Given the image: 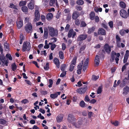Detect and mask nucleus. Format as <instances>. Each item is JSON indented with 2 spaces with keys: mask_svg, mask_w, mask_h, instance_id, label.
<instances>
[{
  "mask_svg": "<svg viewBox=\"0 0 129 129\" xmlns=\"http://www.w3.org/2000/svg\"><path fill=\"white\" fill-rule=\"evenodd\" d=\"M120 56V55L119 53H116L114 51H112L111 54V59H110V61L112 62L115 59L116 63L118 64L119 60V58Z\"/></svg>",
  "mask_w": 129,
  "mask_h": 129,
  "instance_id": "nucleus-1",
  "label": "nucleus"
},
{
  "mask_svg": "<svg viewBox=\"0 0 129 129\" xmlns=\"http://www.w3.org/2000/svg\"><path fill=\"white\" fill-rule=\"evenodd\" d=\"M104 49L102 50L101 53L102 56H104L105 54V52L108 54H109L110 53L111 48L108 44L106 43L105 44L104 47Z\"/></svg>",
  "mask_w": 129,
  "mask_h": 129,
  "instance_id": "nucleus-2",
  "label": "nucleus"
},
{
  "mask_svg": "<svg viewBox=\"0 0 129 129\" xmlns=\"http://www.w3.org/2000/svg\"><path fill=\"white\" fill-rule=\"evenodd\" d=\"M49 34L52 37H56L58 35V31L57 29H55L53 27H48Z\"/></svg>",
  "mask_w": 129,
  "mask_h": 129,
  "instance_id": "nucleus-3",
  "label": "nucleus"
},
{
  "mask_svg": "<svg viewBox=\"0 0 129 129\" xmlns=\"http://www.w3.org/2000/svg\"><path fill=\"white\" fill-rule=\"evenodd\" d=\"M31 49V45L29 42H28L27 41L24 42L23 44L22 51L25 52V51H28Z\"/></svg>",
  "mask_w": 129,
  "mask_h": 129,
  "instance_id": "nucleus-4",
  "label": "nucleus"
},
{
  "mask_svg": "<svg viewBox=\"0 0 129 129\" xmlns=\"http://www.w3.org/2000/svg\"><path fill=\"white\" fill-rule=\"evenodd\" d=\"M24 28L26 32L28 33L32 31L33 26L31 24L30 22H28L25 25Z\"/></svg>",
  "mask_w": 129,
  "mask_h": 129,
  "instance_id": "nucleus-5",
  "label": "nucleus"
},
{
  "mask_svg": "<svg viewBox=\"0 0 129 129\" xmlns=\"http://www.w3.org/2000/svg\"><path fill=\"white\" fill-rule=\"evenodd\" d=\"M87 35L85 34H83L79 35L76 39L77 42L83 41L86 39L87 37Z\"/></svg>",
  "mask_w": 129,
  "mask_h": 129,
  "instance_id": "nucleus-6",
  "label": "nucleus"
},
{
  "mask_svg": "<svg viewBox=\"0 0 129 129\" xmlns=\"http://www.w3.org/2000/svg\"><path fill=\"white\" fill-rule=\"evenodd\" d=\"M76 35V33L72 29H70L69 30L68 34V37L69 38H70L72 37V38H75Z\"/></svg>",
  "mask_w": 129,
  "mask_h": 129,
  "instance_id": "nucleus-7",
  "label": "nucleus"
},
{
  "mask_svg": "<svg viewBox=\"0 0 129 129\" xmlns=\"http://www.w3.org/2000/svg\"><path fill=\"white\" fill-rule=\"evenodd\" d=\"M87 89V86H85L84 87L81 88L77 89L76 90V92L79 94H81L84 93L86 91Z\"/></svg>",
  "mask_w": 129,
  "mask_h": 129,
  "instance_id": "nucleus-8",
  "label": "nucleus"
},
{
  "mask_svg": "<svg viewBox=\"0 0 129 129\" xmlns=\"http://www.w3.org/2000/svg\"><path fill=\"white\" fill-rule=\"evenodd\" d=\"M35 18L34 19V22H36L39 20L40 18V13L38 10H36L35 13Z\"/></svg>",
  "mask_w": 129,
  "mask_h": 129,
  "instance_id": "nucleus-9",
  "label": "nucleus"
},
{
  "mask_svg": "<svg viewBox=\"0 0 129 129\" xmlns=\"http://www.w3.org/2000/svg\"><path fill=\"white\" fill-rule=\"evenodd\" d=\"M67 120L69 122L71 123L75 121L76 119L75 118L73 114H70L68 115Z\"/></svg>",
  "mask_w": 129,
  "mask_h": 129,
  "instance_id": "nucleus-10",
  "label": "nucleus"
},
{
  "mask_svg": "<svg viewBox=\"0 0 129 129\" xmlns=\"http://www.w3.org/2000/svg\"><path fill=\"white\" fill-rule=\"evenodd\" d=\"M128 84H129V78L128 77H125L121 82V85L124 86Z\"/></svg>",
  "mask_w": 129,
  "mask_h": 129,
  "instance_id": "nucleus-11",
  "label": "nucleus"
},
{
  "mask_svg": "<svg viewBox=\"0 0 129 129\" xmlns=\"http://www.w3.org/2000/svg\"><path fill=\"white\" fill-rule=\"evenodd\" d=\"M16 23L18 28H20L23 25V20L21 18H19L18 19Z\"/></svg>",
  "mask_w": 129,
  "mask_h": 129,
  "instance_id": "nucleus-12",
  "label": "nucleus"
},
{
  "mask_svg": "<svg viewBox=\"0 0 129 129\" xmlns=\"http://www.w3.org/2000/svg\"><path fill=\"white\" fill-rule=\"evenodd\" d=\"M79 14L78 11L74 12L72 15V18L73 20H76L79 17Z\"/></svg>",
  "mask_w": 129,
  "mask_h": 129,
  "instance_id": "nucleus-13",
  "label": "nucleus"
},
{
  "mask_svg": "<svg viewBox=\"0 0 129 129\" xmlns=\"http://www.w3.org/2000/svg\"><path fill=\"white\" fill-rule=\"evenodd\" d=\"M34 1L31 0L28 5V6L29 9L32 10L34 8Z\"/></svg>",
  "mask_w": 129,
  "mask_h": 129,
  "instance_id": "nucleus-14",
  "label": "nucleus"
},
{
  "mask_svg": "<svg viewBox=\"0 0 129 129\" xmlns=\"http://www.w3.org/2000/svg\"><path fill=\"white\" fill-rule=\"evenodd\" d=\"M53 62L56 65V67L58 68L60 67V62L59 60L57 58H55L53 59Z\"/></svg>",
  "mask_w": 129,
  "mask_h": 129,
  "instance_id": "nucleus-15",
  "label": "nucleus"
},
{
  "mask_svg": "<svg viewBox=\"0 0 129 129\" xmlns=\"http://www.w3.org/2000/svg\"><path fill=\"white\" fill-rule=\"evenodd\" d=\"M123 94L124 95H126L129 94V87L127 86H126L123 89Z\"/></svg>",
  "mask_w": 129,
  "mask_h": 129,
  "instance_id": "nucleus-16",
  "label": "nucleus"
},
{
  "mask_svg": "<svg viewBox=\"0 0 129 129\" xmlns=\"http://www.w3.org/2000/svg\"><path fill=\"white\" fill-rule=\"evenodd\" d=\"M98 33L99 34H100L103 35H105L106 34V31L105 29L102 28H99Z\"/></svg>",
  "mask_w": 129,
  "mask_h": 129,
  "instance_id": "nucleus-17",
  "label": "nucleus"
},
{
  "mask_svg": "<svg viewBox=\"0 0 129 129\" xmlns=\"http://www.w3.org/2000/svg\"><path fill=\"white\" fill-rule=\"evenodd\" d=\"M48 35V30L47 28L46 27L44 28V35L43 36L44 39H47Z\"/></svg>",
  "mask_w": 129,
  "mask_h": 129,
  "instance_id": "nucleus-18",
  "label": "nucleus"
},
{
  "mask_svg": "<svg viewBox=\"0 0 129 129\" xmlns=\"http://www.w3.org/2000/svg\"><path fill=\"white\" fill-rule=\"evenodd\" d=\"M52 14L51 13H49L47 14L46 16V19L48 21H50L53 17Z\"/></svg>",
  "mask_w": 129,
  "mask_h": 129,
  "instance_id": "nucleus-19",
  "label": "nucleus"
},
{
  "mask_svg": "<svg viewBox=\"0 0 129 129\" xmlns=\"http://www.w3.org/2000/svg\"><path fill=\"white\" fill-rule=\"evenodd\" d=\"M94 62L96 65H99L100 63L99 56L98 55H96L94 59Z\"/></svg>",
  "mask_w": 129,
  "mask_h": 129,
  "instance_id": "nucleus-20",
  "label": "nucleus"
},
{
  "mask_svg": "<svg viewBox=\"0 0 129 129\" xmlns=\"http://www.w3.org/2000/svg\"><path fill=\"white\" fill-rule=\"evenodd\" d=\"M95 28V26H92L91 28H88L87 33L89 34H91L94 31Z\"/></svg>",
  "mask_w": 129,
  "mask_h": 129,
  "instance_id": "nucleus-21",
  "label": "nucleus"
},
{
  "mask_svg": "<svg viewBox=\"0 0 129 129\" xmlns=\"http://www.w3.org/2000/svg\"><path fill=\"white\" fill-rule=\"evenodd\" d=\"M63 118L62 115L60 114L58 115L56 118L57 122H61Z\"/></svg>",
  "mask_w": 129,
  "mask_h": 129,
  "instance_id": "nucleus-22",
  "label": "nucleus"
},
{
  "mask_svg": "<svg viewBox=\"0 0 129 129\" xmlns=\"http://www.w3.org/2000/svg\"><path fill=\"white\" fill-rule=\"evenodd\" d=\"M95 14L93 12H91L89 14V18L91 20H93L95 17Z\"/></svg>",
  "mask_w": 129,
  "mask_h": 129,
  "instance_id": "nucleus-23",
  "label": "nucleus"
},
{
  "mask_svg": "<svg viewBox=\"0 0 129 129\" xmlns=\"http://www.w3.org/2000/svg\"><path fill=\"white\" fill-rule=\"evenodd\" d=\"M128 56V54L126 53L125 54L123 60V62L124 63H125L127 62Z\"/></svg>",
  "mask_w": 129,
  "mask_h": 129,
  "instance_id": "nucleus-24",
  "label": "nucleus"
},
{
  "mask_svg": "<svg viewBox=\"0 0 129 129\" xmlns=\"http://www.w3.org/2000/svg\"><path fill=\"white\" fill-rule=\"evenodd\" d=\"M59 55L60 58L61 59H64V54L61 51H60L59 52Z\"/></svg>",
  "mask_w": 129,
  "mask_h": 129,
  "instance_id": "nucleus-25",
  "label": "nucleus"
},
{
  "mask_svg": "<svg viewBox=\"0 0 129 129\" xmlns=\"http://www.w3.org/2000/svg\"><path fill=\"white\" fill-rule=\"evenodd\" d=\"M9 7L11 8H13L16 10H18L17 6L15 5L13 3H10Z\"/></svg>",
  "mask_w": 129,
  "mask_h": 129,
  "instance_id": "nucleus-26",
  "label": "nucleus"
},
{
  "mask_svg": "<svg viewBox=\"0 0 129 129\" xmlns=\"http://www.w3.org/2000/svg\"><path fill=\"white\" fill-rule=\"evenodd\" d=\"M119 5L120 7L123 9L126 7V5L123 2H120L119 3Z\"/></svg>",
  "mask_w": 129,
  "mask_h": 129,
  "instance_id": "nucleus-27",
  "label": "nucleus"
},
{
  "mask_svg": "<svg viewBox=\"0 0 129 129\" xmlns=\"http://www.w3.org/2000/svg\"><path fill=\"white\" fill-rule=\"evenodd\" d=\"M83 63V61L82 60L81 62L79 63L77 66V69H78L82 70V66Z\"/></svg>",
  "mask_w": 129,
  "mask_h": 129,
  "instance_id": "nucleus-28",
  "label": "nucleus"
},
{
  "mask_svg": "<svg viewBox=\"0 0 129 129\" xmlns=\"http://www.w3.org/2000/svg\"><path fill=\"white\" fill-rule=\"evenodd\" d=\"M79 105L82 108H84L85 107V103L82 100L80 102Z\"/></svg>",
  "mask_w": 129,
  "mask_h": 129,
  "instance_id": "nucleus-29",
  "label": "nucleus"
},
{
  "mask_svg": "<svg viewBox=\"0 0 129 129\" xmlns=\"http://www.w3.org/2000/svg\"><path fill=\"white\" fill-rule=\"evenodd\" d=\"M12 69L13 71H15L17 68L16 65L15 63H13L11 65Z\"/></svg>",
  "mask_w": 129,
  "mask_h": 129,
  "instance_id": "nucleus-30",
  "label": "nucleus"
},
{
  "mask_svg": "<svg viewBox=\"0 0 129 129\" xmlns=\"http://www.w3.org/2000/svg\"><path fill=\"white\" fill-rule=\"evenodd\" d=\"M6 60V58L4 55L0 56V60L2 62L5 63Z\"/></svg>",
  "mask_w": 129,
  "mask_h": 129,
  "instance_id": "nucleus-31",
  "label": "nucleus"
},
{
  "mask_svg": "<svg viewBox=\"0 0 129 129\" xmlns=\"http://www.w3.org/2000/svg\"><path fill=\"white\" fill-rule=\"evenodd\" d=\"M76 3L77 5H82L84 4V2L83 0H78Z\"/></svg>",
  "mask_w": 129,
  "mask_h": 129,
  "instance_id": "nucleus-32",
  "label": "nucleus"
},
{
  "mask_svg": "<svg viewBox=\"0 0 129 129\" xmlns=\"http://www.w3.org/2000/svg\"><path fill=\"white\" fill-rule=\"evenodd\" d=\"M49 44L50 45H51V49L52 50H53L56 46V44H52L51 43H49Z\"/></svg>",
  "mask_w": 129,
  "mask_h": 129,
  "instance_id": "nucleus-33",
  "label": "nucleus"
},
{
  "mask_svg": "<svg viewBox=\"0 0 129 129\" xmlns=\"http://www.w3.org/2000/svg\"><path fill=\"white\" fill-rule=\"evenodd\" d=\"M77 57L76 56H75L71 62V64L72 65H75L77 60Z\"/></svg>",
  "mask_w": 129,
  "mask_h": 129,
  "instance_id": "nucleus-34",
  "label": "nucleus"
},
{
  "mask_svg": "<svg viewBox=\"0 0 129 129\" xmlns=\"http://www.w3.org/2000/svg\"><path fill=\"white\" fill-rule=\"evenodd\" d=\"M27 2V1H20L19 3V5L20 6H25L26 5Z\"/></svg>",
  "mask_w": 129,
  "mask_h": 129,
  "instance_id": "nucleus-35",
  "label": "nucleus"
},
{
  "mask_svg": "<svg viewBox=\"0 0 129 129\" xmlns=\"http://www.w3.org/2000/svg\"><path fill=\"white\" fill-rule=\"evenodd\" d=\"M129 64L127 62L122 66L121 69V71L122 72H123L126 69L127 66Z\"/></svg>",
  "mask_w": 129,
  "mask_h": 129,
  "instance_id": "nucleus-36",
  "label": "nucleus"
},
{
  "mask_svg": "<svg viewBox=\"0 0 129 129\" xmlns=\"http://www.w3.org/2000/svg\"><path fill=\"white\" fill-rule=\"evenodd\" d=\"M7 123L6 121L4 119H0V124L4 125Z\"/></svg>",
  "mask_w": 129,
  "mask_h": 129,
  "instance_id": "nucleus-37",
  "label": "nucleus"
},
{
  "mask_svg": "<svg viewBox=\"0 0 129 129\" xmlns=\"http://www.w3.org/2000/svg\"><path fill=\"white\" fill-rule=\"evenodd\" d=\"M21 9L24 12H28V8L26 6H24L22 7L21 8Z\"/></svg>",
  "mask_w": 129,
  "mask_h": 129,
  "instance_id": "nucleus-38",
  "label": "nucleus"
},
{
  "mask_svg": "<svg viewBox=\"0 0 129 129\" xmlns=\"http://www.w3.org/2000/svg\"><path fill=\"white\" fill-rule=\"evenodd\" d=\"M6 57L10 60H12V58L10 54H7L6 55Z\"/></svg>",
  "mask_w": 129,
  "mask_h": 129,
  "instance_id": "nucleus-39",
  "label": "nucleus"
},
{
  "mask_svg": "<svg viewBox=\"0 0 129 129\" xmlns=\"http://www.w3.org/2000/svg\"><path fill=\"white\" fill-rule=\"evenodd\" d=\"M66 65L65 64H62L60 67V69L62 71H64Z\"/></svg>",
  "mask_w": 129,
  "mask_h": 129,
  "instance_id": "nucleus-40",
  "label": "nucleus"
},
{
  "mask_svg": "<svg viewBox=\"0 0 129 129\" xmlns=\"http://www.w3.org/2000/svg\"><path fill=\"white\" fill-rule=\"evenodd\" d=\"M86 46L85 45H84L81 47V48L80 49V51H79V53H81L82 52V51H83L84 50H85V48Z\"/></svg>",
  "mask_w": 129,
  "mask_h": 129,
  "instance_id": "nucleus-41",
  "label": "nucleus"
},
{
  "mask_svg": "<svg viewBox=\"0 0 129 129\" xmlns=\"http://www.w3.org/2000/svg\"><path fill=\"white\" fill-rule=\"evenodd\" d=\"M82 124V123L81 122H78L77 123H75L74 124L75 127L78 128L80 127Z\"/></svg>",
  "mask_w": 129,
  "mask_h": 129,
  "instance_id": "nucleus-42",
  "label": "nucleus"
},
{
  "mask_svg": "<svg viewBox=\"0 0 129 129\" xmlns=\"http://www.w3.org/2000/svg\"><path fill=\"white\" fill-rule=\"evenodd\" d=\"M71 14H69L67 15L66 20L68 21H69L71 20Z\"/></svg>",
  "mask_w": 129,
  "mask_h": 129,
  "instance_id": "nucleus-43",
  "label": "nucleus"
},
{
  "mask_svg": "<svg viewBox=\"0 0 129 129\" xmlns=\"http://www.w3.org/2000/svg\"><path fill=\"white\" fill-rule=\"evenodd\" d=\"M58 96L56 93L51 94L50 95V97L53 99H54L56 98Z\"/></svg>",
  "mask_w": 129,
  "mask_h": 129,
  "instance_id": "nucleus-44",
  "label": "nucleus"
},
{
  "mask_svg": "<svg viewBox=\"0 0 129 129\" xmlns=\"http://www.w3.org/2000/svg\"><path fill=\"white\" fill-rule=\"evenodd\" d=\"M86 24L84 21H82L80 24V26L81 27H85L86 26Z\"/></svg>",
  "mask_w": 129,
  "mask_h": 129,
  "instance_id": "nucleus-45",
  "label": "nucleus"
},
{
  "mask_svg": "<svg viewBox=\"0 0 129 129\" xmlns=\"http://www.w3.org/2000/svg\"><path fill=\"white\" fill-rule=\"evenodd\" d=\"M49 85H48L49 88H51L52 86V84L53 83V81L51 79H49Z\"/></svg>",
  "mask_w": 129,
  "mask_h": 129,
  "instance_id": "nucleus-46",
  "label": "nucleus"
},
{
  "mask_svg": "<svg viewBox=\"0 0 129 129\" xmlns=\"http://www.w3.org/2000/svg\"><path fill=\"white\" fill-rule=\"evenodd\" d=\"M116 42H120L121 39L119 36L117 35H116Z\"/></svg>",
  "mask_w": 129,
  "mask_h": 129,
  "instance_id": "nucleus-47",
  "label": "nucleus"
},
{
  "mask_svg": "<svg viewBox=\"0 0 129 129\" xmlns=\"http://www.w3.org/2000/svg\"><path fill=\"white\" fill-rule=\"evenodd\" d=\"M44 69L46 70H47L49 68V64L48 63H46V66L44 67Z\"/></svg>",
  "mask_w": 129,
  "mask_h": 129,
  "instance_id": "nucleus-48",
  "label": "nucleus"
},
{
  "mask_svg": "<svg viewBox=\"0 0 129 129\" xmlns=\"http://www.w3.org/2000/svg\"><path fill=\"white\" fill-rule=\"evenodd\" d=\"M110 27L112 28L113 27V23L112 21H110L108 23Z\"/></svg>",
  "mask_w": 129,
  "mask_h": 129,
  "instance_id": "nucleus-49",
  "label": "nucleus"
},
{
  "mask_svg": "<svg viewBox=\"0 0 129 129\" xmlns=\"http://www.w3.org/2000/svg\"><path fill=\"white\" fill-rule=\"evenodd\" d=\"M76 9L78 11H80L82 9V7L80 6H76Z\"/></svg>",
  "mask_w": 129,
  "mask_h": 129,
  "instance_id": "nucleus-50",
  "label": "nucleus"
},
{
  "mask_svg": "<svg viewBox=\"0 0 129 129\" xmlns=\"http://www.w3.org/2000/svg\"><path fill=\"white\" fill-rule=\"evenodd\" d=\"M84 101L86 102H90V100L88 95H86L84 99Z\"/></svg>",
  "mask_w": 129,
  "mask_h": 129,
  "instance_id": "nucleus-51",
  "label": "nucleus"
},
{
  "mask_svg": "<svg viewBox=\"0 0 129 129\" xmlns=\"http://www.w3.org/2000/svg\"><path fill=\"white\" fill-rule=\"evenodd\" d=\"M66 74V71H63L62 72L60 76V77H63L65 76Z\"/></svg>",
  "mask_w": 129,
  "mask_h": 129,
  "instance_id": "nucleus-52",
  "label": "nucleus"
},
{
  "mask_svg": "<svg viewBox=\"0 0 129 129\" xmlns=\"http://www.w3.org/2000/svg\"><path fill=\"white\" fill-rule=\"evenodd\" d=\"M119 33L121 35L123 36L125 34L124 30L123 29L120 30L119 31Z\"/></svg>",
  "mask_w": 129,
  "mask_h": 129,
  "instance_id": "nucleus-53",
  "label": "nucleus"
},
{
  "mask_svg": "<svg viewBox=\"0 0 129 129\" xmlns=\"http://www.w3.org/2000/svg\"><path fill=\"white\" fill-rule=\"evenodd\" d=\"M55 2V0H50L49 4L50 6H52L54 4Z\"/></svg>",
  "mask_w": 129,
  "mask_h": 129,
  "instance_id": "nucleus-54",
  "label": "nucleus"
},
{
  "mask_svg": "<svg viewBox=\"0 0 129 129\" xmlns=\"http://www.w3.org/2000/svg\"><path fill=\"white\" fill-rule=\"evenodd\" d=\"M102 91V88L101 87H99L98 88L97 90V93L98 94H100L101 93Z\"/></svg>",
  "mask_w": 129,
  "mask_h": 129,
  "instance_id": "nucleus-55",
  "label": "nucleus"
},
{
  "mask_svg": "<svg viewBox=\"0 0 129 129\" xmlns=\"http://www.w3.org/2000/svg\"><path fill=\"white\" fill-rule=\"evenodd\" d=\"M64 12L65 14H70V10L69 9H66L64 10Z\"/></svg>",
  "mask_w": 129,
  "mask_h": 129,
  "instance_id": "nucleus-56",
  "label": "nucleus"
},
{
  "mask_svg": "<svg viewBox=\"0 0 129 129\" xmlns=\"http://www.w3.org/2000/svg\"><path fill=\"white\" fill-rule=\"evenodd\" d=\"M74 66L72 64H71L70 66L69 71L71 72L72 71L74 68Z\"/></svg>",
  "mask_w": 129,
  "mask_h": 129,
  "instance_id": "nucleus-57",
  "label": "nucleus"
},
{
  "mask_svg": "<svg viewBox=\"0 0 129 129\" xmlns=\"http://www.w3.org/2000/svg\"><path fill=\"white\" fill-rule=\"evenodd\" d=\"M9 63V61L8 59L6 60L5 61V63H3V66H4L5 65L6 66H8Z\"/></svg>",
  "mask_w": 129,
  "mask_h": 129,
  "instance_id": "nucleus-58",
  "label": "nucleus"
},
{
  "mask_svg": "<svg viewBox=\"0 0 129 129\" xmlns=\"http://www.w3.org/2000/svg\"><path fill=\"white\" fill-rule=\"evenodd\" d=\"M89 62V59L88 58H87L85 60V61L84 65H86V66H87L88 65V63Z\"/></svg>",
  "mask_w": 129,
  "mask_h": 129,
  "instance_id": "nucleus-59",
  "label": "nucleus"
},
{
  "mask_svg": "<svg viewBox=\"0 0 129 129\" xmlns=\"http://www.w3.org/2000/svg\"><path fill=\"white\" fill-rule=\"evenodd\" d=\"M115 126H117L119 124V122L118 121H116L112 123Z\"/></svg>",
  "mask_w": 129,
  "mask_h": 129,
  "instance_id": "nucleus-60",
  "label": "nucleus"
},
{
  "mask_svg": "<svg viewBox=\"0 0 129 129\" xmlns=\"http://www.w3.org/2000/svg\"><path fill=\"white\" fill-rule=\"evenodd\" d=\"M75 24L76 25H79L80 24V22L78 19L75 20Z\"/></svg>",
  "mask_w": 129,
  "mask_h": 129,
  "instance_id": "nucleus-61",
  "label": "nucleus"
},
{
  "mask_svg": "<svg viewBox=\"0 0 129 129\" xmlns=\"http://www.w3.org/2000/svg\"><path fill=\"white\" fill-rule=\"evenodd\" d=\"M99 78V76H96L95 75H93L92 77V79L93 80H95L98 79Z\"/></svg>",
  "mask_w": 129,
  "mask_h": 129,
  "instance_id": "nucleus-62",
  "label": "nucleus"
},
{
  "mask_svg": "<svg viewBox=\"0 0 129 129\" xmlns=\"http://www.w3.org/2000/svg\"><path fill=\"white\" fill-rule=\"evenodd\" d=\"M95 21V22H98L99 21V17L98 16H96L94 17Z\"/></svg>",
  "mask_w": 129,
  "mask_h": 129,
  "instance_id": "nucleus-63",
  "label": "nucleus"
},
{
  "mask_svg": "<svg viewBox=\"0 0 129 129\" xmlns=\"http://www.w3.org/2000/svg\"><path fill=\"white\" fill-rule=\"evenodd\" d=\"M29 102L26 99H24L21 101V102L23 104H25L29 103Z\"/></svg>",
  "mask_w": 129,
  "mask_h": 129,
  "instance_id": "nucleus-64",
  "label": "nucleus"
}]
</instances>
